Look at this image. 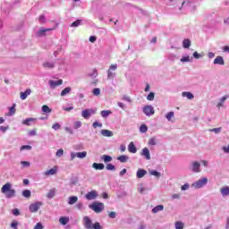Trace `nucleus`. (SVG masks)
<instances>
[{
  "mask_svg": "<svg viewBox=\"0 0 229 229\" xmlns=\"http://www.w3.org/2000/svg\"><path fill=\"white\" fill-rule=\"evenodd\" d=\"M92 126H93V128H95V129H96V128H103V123H101L96 121V122L93 123Z\"/></svg>",
  "mask_w": 229,
  "mask_h": 229,
  "instance_id": "37998d69",
  "label": "nucleus"
},
{
  "mask_svg": "<svg viewBox=\"0 0 229 229\" xmlns=\"http://www.w3.org/2000/svg\"><path fill=\"white\" fill-rule=\"evenodd\" d=\"M112 114V111L110 110H103L101 111L102 117H108Z\"/></svg>",
  "mask_w": 229,
  "mask_h": 229,
  "instance_id": "c9c22d12",
  "label": "nucleus"
},
{
  "mask_svg": "<svg viewBox=\"0 0 229 229\" xmlns=\"http://www.w3.org/2000/svg\"><path fill=\"white\" fill-rule=\"evenodd\" d=\"M146 174H148V172L144 169H139L137 171L136 176L137 178H144V176H146Z\"/></svg>",
  "mask_w": 229,
  "mask_h": 229,
  "instance_id": "6ab92c4d",
  "label": "nucleus"
},
{
  "mask_svg": "<svg viewBox=\"0 0 229 229\" xmlns=\"http://www.w3.org/2000/svg\"><path fill=\"white\" fill-rule=\"evenodd\" d=\"M48 83L51 89H55L56 87H60V85H64V81L62 79L58 81H49Z\"/></svg>",
  "mask_w": 229,
  "mask_h": 229,
  "instance_id": "6e6552de",
  "label": "nucleus"
},
{
  "mask_svg": "<svg viewBox=\"0 0 229 229\" xmlns=\"http://www.w3.org/2000/svg\"><path fill=\"white\" fill-rule=\"evenodd\" d=\"M92 94H93L94 96H99V94H101V89H100L99 88H95V89H93V90H92Z\"/></svg>",
  "mask_w": 229,
  "mask_h": 229,
  "instance_id": "a19ab883",
  "label": "nucleus"
},
{
  "mask_svg": "<svg viewBox=\"0 0 229 229\" xmlns=\"http://www.w3.org/2000/svg\"><path fill=\"white\" fill-rule=\"evenodd\" d=\"M109 69V71H115L117 69V64H111Z\"/></svg>",
  "mask_w": 229,
  "mask_h": 229,
  "instance_id": "e2e57ef3",
  "label": "nucleus"
},
{
  "mask_svg": "<svg viewBox=\"0 0 229 229\" xmlns=\"http://www.w3.org/2000/svg\"><path fill=\"white\" fill-rule=\"evenodd\" d=\"M92 114H96V110L94 109H85L82 111V117L84 119H89V117H90V115H92Z\"/></svg>",
  "mask_w": 229,
  "mask_h": 229,
  "instance_id": "0eeeda50",
  "label": "nucleus"
},
{
  "mask_svg": "<svg viewBox=\"0 0 229 229\" xmlns=\"http://www.w3.org/2000/svg\"><path fill=\"white\" fill-rule=\"evenodd\" d=\"M182 47L184 49H189L191 47V40L190 39H184L182 41Z\"/></svg>",
  "mask_w": 229,
  "mask_h": 229,
  "instance_id": "c85d7f7f",
  "label": "nucleus"
},
{
  "mask_svg": "<svg viewBox=\"0 0 229 229\" xmlns=\"http://www.w3.org/2000/svg\"><path fill=\"white\" fill-rule=\"evenodd\" d=\"M225 153H229V145L227 147L223 148Z\"/></svg>",
  "mask_w": 229,
  "mask_h": 229,
  "instance_id": "774afa93",
  "label": "nucleus"
},
{
  "mask_svg": "<svg viewBox=\"0 0 229 229\" xmlns=\"http://www.w3.org/2000/svg\"><path fill=\"white\" fill-rule=\"evenodd\" d=\"M91 210L95 211L96 214H101L105 210V204L101 202L95 201L89 206Z\"/></svg>",
  "mask_w": 229,
  "mask_h": 229,
  "instance_id": "7ed1b4c3",
  "label": "nucleus"
},
{
  "mask_svg": "<svg viewBox=\"0 0 229 229\" xmlns=\"http://www.w3.org/2000/svg\"><path fill=\"white\" fill-rule=\"evenodd\" d=\"M129 159H130V157L128 156H124V155L119 156L117 157V160H119V162H121L122 164L128 162Z\"/></svg>",
  "mask_w": 229,
  "mask_h": 229,
  "instance_id": "5701e85b",
  "label": "nucleus"
},
{
  "mask_svg": "<svg viewBox=\"0 0 229 229\" xmlns=\"http://www.w3.org/2000/svg\"><path fill=\"white\" fill-rule=\"evenodd\" d=\"M222 128H214V129H210L209 131H214V133H220L221 132Z\"/></svg>",
  "mask_w": 229,
  "mask_h": 229,
  "instance_id": "5fc2aeb1",
  "label": "nucleus"
},
{
  "mask_svg": "<svg viewBox=\"0 0 229 229\" xmlns=\"http://www.w3.org/2000/svg\"><path fill=\"white\" fill-rule=\"evenodd\" d=\"M59 223H60V225H67V223H69V217H67V216H61L59 218Z\"/></svg>",
  "mask_w": 229,
  "mask_h": 229,
  "instance_id": "a878e982",
  "label": "nucleus"
},
{
  "mask_svg": "<svg viewBox=\"0 0 229 229\" xmlns=\"http://www.w3.org/2000/svg\"><path fill=\"white\" fill-rule=\"evenodd\" d=\"M19 225L20 223L17 222L16 220H13L12 223H11V228L13 229H19Z\"/></svg>",
  "mask_w": 229,
  "mask_h": 229,
  "instance_id": "e433bc0d",
  "label": "nucleus"
},
{
  "mask_svg": "<svg viewBox=\"0 0 229 229\" xmlns=\"http://www.w3.org/2000/svg\"><path fill=\"white\" fill-rule=\"evenodd\" d=\"M149 174L152 175V176H156V178H160V172H157L155 170H152L149 172Z\"/></svg>",
  "mask_w": 229,
  "mask_h": 229,
  "instance_id": "49530a36",
  "label": "nucleus"
},
{
  "mask_svg": "<svg viewBox=\"0 0 229 229\" xmlns=\"http://www.w3.org/2000/svg\"><path fill=\"white\" fill-rule=\"evenodd\" d=\"M56 157H63L64 156V149L60 148L56 151Z\"/></svg>",
  "mask_w": 229,
  "mask_h": 229,
  "instance_id": "13d9d810",
  "label": "nucleus"
},
{
  "mask_svg": "<svg viewBox=\"0 0 229 229\" xmlns=\"http://www.w3.org/2000/svg\"><path fill=\"white\" fill-rule=\"evenodd\" d=\"M15 106H16V105L13 104V106L10 107L9 113L7 114V115H15V112H16Z\"/></svg>",
  "mask_w": 229,
  "mask_h": 229,
  "instance_id": "2f4dec72",
  "label": "nucleus"
},
{
  "mask_svg": "<svg viewBox=\"0 0 229 229\" xmlns=\"http://www.w3.org/2000/svg\"><path fill=\"white\" fill-rule=\"evenodd\" d=\"M78 201V197L77 196H72L69 198V205H74Z\"/></svg>",
  "mask_w": 229,
  "mask_h": 229,
  "instance_id": "c756f323",
  "label": "nucleus"
},
{
  "mask_svg": "<svg viewBox=\"0 0 229 229\" xmlns=\"http://www.w3.org/2000/svg\"><path fill=\"white\" fill-rule=\"evenodd\" d=\"M193 56H194V58H197V59L201 58V55H199L198 52H194Z\"/></svg>",
  "mask_w": 229,
  "mask_h": 229,
  "instance_id": "0e129e2a",
  "label": "nucleus"
},
{
  "mask_svg": "<svg viewBox=\"0 0 229 229\" xmlns=\"http://www.w3.org/2000/svg\"><path fill=\"white\" fill-rule=\"evenodd\" d=\"M43 67H45V69H55V63L46 62L43 64Z\"/></svg>",
  "mask_w": 229,
  "mask_h": 229,
  "instance_id": "393cba45",
  "label": "nucleus"
},
{
  "mask_svg": "<svg viewBox=\"0 0 229 229\" xmlns=\"http://www.w3.org/2000/svg\"><path fill=\"white\" fill-rule=\"evenodd\" d=\"M140 133H146V131H148V125L141 124L140 127Z\"/></svg>",
  "mask_w": 229,
  "mask_h": 229,
  "instance_id": "58836bf2",
  "label": "nucleus"
},
{
  "mask_svg": "<svg viewBox=\"0 0 229 229\" xmlns=\"http://www.w3.org/2000/svg\"><path fill=\"white\" fill-rule=\"evenodd\" d=\"M88 76L90 78H98V71L94 69L91 73H89Z\"/></svg>",
  "mask_w": 229,
  "mask_h": 229,
  "instance_id": "a18cd8bd",
  "label": "nucleus"
},
{
  "mask_svg": "<svg viewBox=\"0 0 229 229\" xmlns=\"http://www.w3.org/2000/svg\"><path fill=\"white\" fill-rule=\"evenodd\" d=\"M34 229H44V225H42V223H37L34 226Z\"/></svg>",
  "mask_w": 229,
  "mask_h": 229,
  "instance_id": "6e6d98bb",
  "label": "nucleus"
},
{
  "mask_svg": "<svg viewBox=\"0 0 229 229\" xmlns=\"http://www.w3.org/2000/svg\"><path fill=\"white\" fill-rule=\"evenodd\" d=\"M220 192H221L222 196H224V197L229 196V186L221 188Z\"/></svg>",
  "mask_w": 229,
  "mask_h": 229,
  "instance_id": "412c9836",
  "label": "nucleus"
},
{
  "mask_svg": "<svg viewBox=\"0 0 229 229\" xmlns=\"http://www.w3.org/2000/svg\"><path fill=\"white\" fill-rule=\"evenodd\" d=\"M86 199H88L89 201L92 200V199H96V198H98V191H91L89 192H88L85 195Z\"/></svg>",
  "mask_w": 229,
  "mask_h": 229,
  "instance_id": "1a4fd4ad",
  "label": "nucleus"
},
{
  "mask_svg": "<svg viewBox=\"0 0 229 229\" xmlns=\"http://www.w3.org/2000/svg\"><path fill=\"white\" fill-rule=\"evenodd\" d=\"M175 229H183L185 227V224L182 221H177L174 224Z\"/></svg>",
  "mask_w": 229,
  "mask_h": 229,
  "instance_id": "bb28decb",
  "label": "nucleus"
},
{
  "mask_svg": "<svg viewBox=\"0 0 229 229\" xmlns=\"http://www.w3.org/2000/svg\"><path fill=\"white\" fill-rule=\"evenodd\" d=\"M71 87H66L64 89H63L61 91V96L64 97V96H67V94H70L71 93Z\"/></svg>",
  "mask_w": 229,
  "mask_h": 229,
  "instance_id": "cd10ccee",
  "label": "nucleus"
},
{
  "mask_svg": "<svg viewBox=\"0 0 229 229\" xmlns=\"http://www.w3.org/2000/svg\"><path fill=\"white\" fill-rule=\"evenodd\" d=\"M107 78H108V80H112V79L115 78V72H112V71L108 70Z\"/></svg>",
  "mask_w": 229,
  "mask_h": 229,
  "instance_id": "79ce46f5",
  "label": "nucleus"
},
{
  "mask_svg": "<svg viewBox=\"0 0 229 229\" xmlns=\"http://www.w3.org/2000/svg\"><path fill=\"white\" fill-rule=\"evenodd\" d=\"M182 97L187 98L188 99H194V95L191 92H182Z\"/></svg>",
  "mask_w": 229,
  "mask_h": 229,
  "instance_id": "7c9ffc66",
  "label": "nucleus"
},
{
  "mask_svg": "<svg viewBox=\"0 0 229 229\" xmlns=\"http://www.w3.org/2000/svg\"><path fill=\"white\" fill-rule=\"evenodd\" d=\"M21 165H24L25 167H30V162L28 161H21Z\"/></svg>",
  "mask_w": 229,
  "mask_h": 229,
  "instance_id": "338daca9",
  "label": "nucleus"
},
{
  "mask_svg": "<svg viewBox=\"0 0 229 229\" xmlns=\"http://www.w3.org/2000/svg\"><path fill=\"white\" fill-rule=\"evenodd\" d=\"M148 145L149 146H156L157 145V140L155 138H151L149 140H148Z\"/></svg>",
  "mask_w": 229,
  "mask_h": 229,
  "instance_id": "3c124183",
  "label": "nucleus"
},
{
  "mask_svg": "<svg viewBox=\"0 0 229 229\" xmlns=\"http://www.w3.org/2000/svg\"><path fill=\"white\" fill-rule=\"evenodd\" d=\"M74 128H75V130H78V128H81V122H80V121L75 122Z\"/></svg>",
  "mask_w": 229,
  "mask_h": 229,
  "instance_id": "4d7b16f0",
  "label": "nucleus"
},
{
  "mask_svg": "<svg viewBox=\"0 0 229 229\" xmlns=\"http://www.w3.org/2000/svg\"><path fill=\"white\" fill-rule=\"evenodd\" d=\"M53 30H55V29H40L37 32L36 36L37 37H46V33H47V31H53Z\"/></svg>",
  "mask_w": 229,
  "mask_h": 229,
  "instance_id": "f8f14e48",
  "label": "nucleus"
},
{
  "mask_svg": "<svg viewBox=\"0 0 229 229\" xmlns=\"http://www.w3.org/2000/svg\"><path fill=\"white\" fill-rule=\"evenodd\" d=\"M13 216H21V211L17 208L13 209Z\"/></svg>",
  "mask_w": 229,
  "mask_h": 229,
  "instance_id": "bf43d9fd",
  "label": "nucleus"
},
{
  "mask_svg": "<svg viewBox=\"0 0 229 229\" xmlns=\"http://www.w3.org/2000/svg\"><path fill=\"white\" fill-rule=\"evenodd\" d=\"M181 62H191V57L184 56V57L181 58Z\"/></svg>",
  "mask_w": 229,
  "mask_h": 229,
  "instance_id": "052dcab7",
  "label": "nucleus"
},
{
  "mask_svg": "<svg viewBox=\"0 0 229 229\" xmlns=\"http://www.w3.org/2000/svg\"><path fill=\"white\" fill-rule=\"evenodd\" d=\"M108 217H110V219H115V217H116L115 212L114 211L109 212Z\"/></svg>",
  "mask_w": 229,
  "mask_h": 229,
  "instance_id": "603ef678",
  "label": "nucleus"
},
{
  "mask_svg": "<svg viewBox=\"0 0 229 229\" xmlns=\"http://www.w3.org/2000/svg\"><path fill=\"white\" fill-rule=\"evenodd\" d=\"M21 150H24V149H31V146H30V145H23V146H21Z\"/></svg>",
  "mask_w": 229,
  "mask_h": 229,
  "instance_id": "680f3d73",
  "label": "nucleus"
},
{
  "mask_svg": "<svg viewBox=\"0 0 229 229\" xmlns=\"http://www.w3.org/2000/svg\"><path fill=\"white\" fill-rule=\"evenodd\" d=\"M165 117H166L167 121H171V118H172V117H174V112H169V113H167L166 115H165Z\"/></svg>",
  "mask_w": 229,
  "mask_h": 229,
  "instance_id": "09e8293b",
  "label": "nucleus"
},
{
  "mask_svg": "<svg viewBox=\"0 0 229 229\" xmlns=\"http://www.w3.org/2000/svg\"><path fill=\"white\" fill-rule=\"evenodd\" d=\"M81 24V20H76L72 23V28H78Z\"/></svg>",
  "mask_w": 229,
  "mask_h": 229,
  "instance_id": "ea45409f",
  "label": "nucleus"
},
{
  "mask_svg": "<svg viewBox=\"0 0 229 229\" xmlns=\"http://www.w3.org/2000/svg\"><path fill=\"white\" fill-rule=\"evenodd\" d=\"M42 207V202H36L34 204H30L29 210L32 213L38 212V208Z\"/></svg>",
  "mask_w": 229,
  "mask_h": 229,
  "instance_id": "423d86ee",
  "label": "nucleus"
},
{
  "mask_svg": "<svg viewBox=\"0 0 229 229\" xmlns=\"http://www.w3.org/2000/svg\"><path fill=\"white\" fill-rule=\"evenodd\" d=\"M31 123H37V118H28L22 121V124L25 126H31Z\"/></svg>",
  "mask_w": 229,
  "mask_h": 229,
  "instance_id": "f3484780",
  "label": "nucleus"
},
{
  "mask_svg": "<svg viewBox=\"0 0 229 229\" xmlns=\"http://www.w3.org/2000/svg\"><path fill=\"white\" fill-rule=\"evenodd\" d=\"M128 151L129 153H137V147H135V144L133 141H131L128 146Z\"/></svg>",
  "mask_w": 229,
  "mask_h": 229,
  "instance_id": "aec40b11",
  "label": "nucleus"
},
{
  "mask_svg": "<svg viewBox=\"0 0 229 229\" xmlns=\"http://www.w3.org/2000/svg\"><path fill=\"white\" fill-rule=\"evenodd\" d=\"M87 157V151L77 152V158H85Z\"/></svg>",
  "mask_w": 229,
  "mask_h": 229,
  "instance_id": "4c0bfd02",
  "label": "nucleus"
},
{
  "mask_svg": "<svg viewBox=\"0 0 229 229\" xmlns=\"http://www.w3.org/2000/svg\"><path fill=\"white\" fill-rule=\"evenodd\" d=\"M106 169H107V171H115V165H114L112 164H107L106 165Z\"/></svg>",
  "mask_w": 229,
  "mask_h": 229,
  "instance_id": "c03bdc74",
  "label": "nucleus"
},
{
  "mask_svg": "<svg viewBox=\"0 0 229 229\" xmlns=\"http://www.w3.org/2000/svg\"><path fill=\"white\" fill-rule=\"evenodd\" d=\"M42 112H44L45 114H51L52 110L51 108H49V106L45 105L42 106Z\"/></svg>",
  "mask_w": 229,
  "mask_h": 229,
  "instance_id": "f704fd0d",
  "label": "nucleus"
},
{
  "mask_svg": "<svg viewBox=\"0 0 229 229\" xmlns=\"http://www.w3.org/2000/svg\"><path fill=\"white\" fill-rule=\"evenodd\" d=\"M28 135H30V137H35L37 135V129L29 131Z\"/></svg>",
  "mask_w": 229,
  "mask_h": 229,
  "instance_id": "8fccbe9b",
  "label": "nucleus"
},
{
  "mask_svg": "<svg viewBox=\"0 0 229 229\" xmlns=\"http://www.w3.org/2000/svg\"><path fill=\"white\" fill-rule=\"evenodd\" d=\"M55 194H56V190L51 189V190H49V191L47 193L46 196L48 198V199H51L55 198Z\"/></svg>",
  "mask_w": 229,
  "mask_h": 229,
  "instance_id": "4be33fe9",
  "label": "nucleus"
},
{
  "mask_svg": "<svg viewBox=\"0 0 229 229\" xmlns=\"http://www.w3.org/2000/svg\"><path fill=\"white\" fill-rule=\"evenodd\" d=\"M83 222L84 227L86 229H103V226H101V224H99V222H96L95 224H93L92 220H90V217L89 216H84Z\"/></svg>",
  "mask_w": 229,
  "mask_h": 229,
  "instance_id": "f03ea898",
  "label": "nucleus"
},
{
  "mask_svg": "<svg viewBox=\"0 0 229 229\" xmlns=\"http://www.w3.org/2000/svg\"><path fill=\"white\" fill-rule=\"evenodd\" d=\"M52 128H53V130H60V128H62V126L60 125V123H55L53 124Z\"/></svg>",
  "mask_w": 229,
  "mask_h": 229,
  "instance_id": "864d4df0",
  "label": "nucleus"
},
{
  "mask_svg": "<svg viewBox=\"0 0 229 229\" xmlns=\"http://www.w3.org/2000/svg\"><path fill=\"white\" fill-rule=\"evenodd\" d=\"M58 173V166H54L50 170H47L45 172V176H53V174H56Z\"/></svg>",
  "mask_w": 229,
  "mask_h": 229,
  "instance_id": "9d476101",
  "label": "nucleus"
},
{
  "mask_svg": "<svg viewBox=\"0 0 229 229\" xmlns=\"http://www.w3.org/2000/svg\"><path fill=\"white\" fill-rule=\"evenodd\" d=\"M2 194L5 195V198H15V189H12V183L6 182L3 187L1 188Z\"/></svg>",
  "mask_w": 229,
  "mask_h": 229,
  "instance_id": "f257e3e1",
  "label": "nucleus"
},
{
  "mask_svg": "<svg viewBox=\"0 0 229 229\" xmlns=\"http://www.w3.org/2000/svg\"><path fill=\"white\" fill-rule=\"evenodd\" d=\"M213 64L214 65H225V59L223 58V56L218 55L215 58Z\"/></svg>",
  "mask_w": 229,
  "mask_h": 229,
  "instance_id": "9b49d317",
  "label": "nucleus"
},
{
  "mask_svg": "<svg viewBox=\"0 0 229 229\" xmlns=\"http://www.w3.org/2000/svg\"><path fill=\"white\" fill-rule=\"evenodd\" d=\"M92 168L97 171H103V169H105V165L103 163H94Z\"/></svg>",
  "mask_w": 229,
  "mask_h": 229,
  "instance_id": "4468645a",
  "label": "nucleus"
},
{
  "mask_svg": "<svg viewBox=\"0 0 229 229\" xmlns=\"http://www.w3.org/2000/svg\"><path fill=\"white\" fill-rule=\"evenodd\" d=\"M96 40H97L96 36H90L89 37V42L94 43V42H96Z\"/></svg>",
  "mask_w": 229,
  "mask_h": 229,
  "instance_id": "69168bd1",
  "label": "nucleus"
},
{
  "mask_svg": "<svg viewBox=\"0 0 229 229\" xmlns=\"http://www.w3.org/2000/svg\"><path fill=\"white\" fill-rule=\"evenodd\" d=\"M164 210V205H157L152 209L153 214H157V212H162Z\"/></svg>",
  "mask_w": 229,
  "mask_h": 229,
  "instance_id": "b1692460",
  "label": "nucleus"
},
{
  "mask_svg": "<svg viewBox=\"0 0 229 229\" xmlns=\"http://www.w3.org/2000/svg\"><path fill=\"white\" fill-rule=\"evenodd\" d=\"M207 183H208V179L207 177H204L193 182L191 186L194 187V189H201V187H205Z\"/></svg>",
  "mask_w": 229,
  "mask_h": 229,
  "instance_id": "20e7f679",
  "label": "nucleus"
},
{
  "mask_svg": "<svg viewBox=\"0 0 229 229\" xmlns=\"http://www.w3.org/2000/svg\"><path fill=\"white\" fill-rule=\"evenodd\" d=\"M22 196H23L24 198H31V191H30V190H24V191H22Z\"/></svg>",
  "mask_w": 229,
  "mask_h": 229,
  "instance_id": "473e14b6",
  "label": "nucleus"
},
{
  "mask_svg": "<svg viewBox=\"0 0 229 229\" xmlns=\"http://www.w3.org/2000/svg\"><path fill=\"white\" fill-rule=\"evenodd\" d=\"M102 160H104V162L106 164H107V162H112V157L107 156V155H103L102 156Z\"/></svg>",
  "mask_w": 229,
  "mask_h": 229,
  "instance_id": "72a5a7b5",
  "label": "nucleus"
},
{
  "mask_svg": "<svg viewBox=\"0 0 229 229\" xmlns=\"http://www.w3.org/2000/svg\"><path fill=\"white\" fill-rule=\"evenodd\" d=\"M143 113L145 114V115H148L149 117L150 115L155 114V108H153L152 106H146L145 107H143Z\"/></svg>",
  "mask_w": 229,
  "mask_h": 229,
  "instance_id": "39448f33",
  "label": "nucleus"
},
{
  "mask_svg": "<svg viewBox=\"0 0 229 229\" xmlns=\"http://www.w3.org/2000/svg\"><path fill=\"white\" fill-rule=\"evenodd\" d=\"M141 155L145 157L147 160H151V155L149 154V149L148 148L142 149Z\"/></svg>",
  "mask_w": 229,
  "mask_h": 229,
  "instance_id": "2eb2a0df",
  "label": "nucleus"
},
{
  "mask_svg": "<svg viewBox=\"0 0 229 229\" xmlns=\"http://www.w3.org/2000/svg\"><path fill=\"white\" fill-rule=\"evenodd\" d=\"M100 133L102 137H114V132L106 129L101 130Z\"/></svg>",
  "mask_w": 229,
  "mask_h": 229,
  "instance_id": "ddd939ff",
  "label": "nucleus"
},
{
  "mask_svg": "<svg viewBox=\"0 0 229 229\" xmlns=\"http://www.w3.org/2000/svg\"><path fill=\"white\" fill-rule=\"evenodd\" d=\"M30 94H31V89H28L25 90V92L20 93V98L21 99L24 100L28 98V96H30Z\"/></svg>",
  "mask_w": 229,
  "mask_h": 229,
  "instance_id": "a211bd4d",
  "label": "nucleus"
},
{
  "mask_svg": "<svg viewBox=\"0 0 229 229\" xmlns=\"http://www.w3.org/2000/svg\"><path fill=\"white\" fill-rule=\"evenodd\" d=\"M199 167H201V164H199V162L195 161L192 163V171H194V173H199Z\"/></svg>",
  "mask_w": 229,
  "mask_h": 229,
  "instance_id": "dca6fc26",
  "label": "nucleus"
},
{
  "mask_svg": "<svg viewBox=\"0 0 229 229\" xmlns=\"http://www.w3.org/2000/svg\"><path fill=\"white\" fill-rule=\"evenodd\" d=\"M147 99H148V101H153V99H155V93L150 92V93L147 96Z\"/></svg>",
  "mask_w": 229,
  "mask_h": 229,
  "instance_id": "de8ad7c7",
  "label": "nucleus"
}]
</instances>
